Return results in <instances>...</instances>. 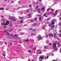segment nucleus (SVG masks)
<instances>
[{"label":"nucleus","instance_id":"obj_1","mask_svg":"<svg viewBox=\"0 0 61 61\" xmlns=\"http://www.w3.org/2000/svg\"><path fill=\"white\" fill-rule=\"evenodd\" d=\"M48 26H49V27H51V28H50L49 29V30H53V28H54V27H55V25H52L51 24H49L48 25Z\"/></svg>","mask_w":61,"mask_h":61},{"label":"nucleus","instance_id":"obj_2","mask_svg":"<svg viewBox=\"0 0 61 61\" xmlns=\"http://www.w3.org/2000/svg\"><path fill=\"white\" fill-rule=\"evenodd\" d=\"M37 38L38 39V41H39L41 40H42L43 39V37H41V36L40 35H39L37 37Z\"/></svg>","mask_w":61,"mask_h":61},{"label":"nucleus","instance_id":"obj_3","mask_svg":"<svg viewBox=\"0 0 61 61\" xmlns=\"http://www.w3.org/2000/svg\"><path fill=\"white\" fill-rule=\"evenodd\" d=\"M53 47L54 49H55L56 48V44L55 43H54L53 44Z\"/></svg>","mask_w":61,"mask_h":61},{"label":"nucleus","instance_id":"obj_4","mask_svg":"<svg viewBox=\"0 0 61 61\" xmlns=\"http://www.w3.org/2000/svg\"><path fill=\"white\" fill-rule=\"evenodd\" d=\"M6 24L5 23H3V25H7L8 24H9V22L8 21H7L6 22Z\"/></svg>","mask_w":61,"mask_h":61},{"label":"nucleus","instance_id":"obj_5","mask_svg":"<svg viewBox=\"0 0 61 61\" xmlns=\"http://www.w3.org/2000/svg\"><path fill=\"white\" fill-rule=\"evenodd\" d=\"M58 13V10H56L54 14V15H55V16L57 15V13Z\"/></svg>","mask_w":61,"mask_h":61},{"label":"nucleus","instance_id":"obj_6","mask_svg":"<svg viewBox=\"0 0 61 61\" xmlns=\"http://www.w3.org/2000/svg\"><path fill=\"white\" fill-rule=\"evenodd\" d=\"M13 18H14V17L11 16H10L9 18V19H10L11 21H12V20Z\"/></svg>","mask_w":61,"mask_h":61},{"label":"nucleus","instance_id":"obj_7","mask_svg":"<svg viewBox=\"0 0 61 61\" xmlns=\"http://www.w3.org/2000/svg\"><path fill=\"white\" fill-rule=\"evenodd\" d=\"M44 57V56H41L39 58V59H43V58Z\"/></svg>","mask_w":61,"mask_h":61},{"label":"nucleus","instance_id":"obj_8","mask_svg":"<svg viewBox=\"0 0 61 61\" xmlns=\"http://www.w3.org/2000/svg\"><path fill=\"white\" fill-rule=\"evenodd\" d=\"M46 15V13H45L43 14V16H45V17H48V16L47 15Z\"/></svg>","mask_w":61,"mask_h":61},{"label":"nucleus","instance_id":"obj_9","mask_svg":"<svg viewBox=\"0 0 61 61\" xmlns=\"http://www.w3.org/2000/svg\"><path fill=\"white\" fill-rule=\"evenodd\" d=\"M19 19H24V17L23 16L22 17H21L19 16Z\"/></svg>","mask_w":61,"mask_h":61},{"label":"nucleus","instance_id":"obj_10","mask_svg":"<svg viewBox=\"0 0 61 61\" xmlns=\"http://www.w3.org/2000/svg\"><path fill=\"white\" fill-rule=\"evenodd\" d=\"M51 23V25H54V24H55V23L54 22V21L53 20H52V22Z\"/></svg>","mask_w":61,"mask_h":61},{"label":"nucleus","instance_id":"obj_11","mask_svg":"<svg viewBox=\"0 0 61 61\" xmlns=\"http://www.w3.org/2000/svg\"><path fill=\"white\" fill-rule=\"evenodd\" d=\"M12 21H14V22L16 21V19L14 18L13 17V18L12 20Z\"/></svg>","mask_w":61,"mask_h":61},{"label":"nucleus","instance_id":"obj_12","mask_svg":"<svg viewBox=\"0 0 61 61\" xmlns=\"http://www.w3.org/2000/svg\"><path fill=\"white\" fill-rule=\"evenodd\" d=\"M36 25L37 24L36 23H33L32 24L33 26H36Z\"/></svg>","mask_w":61,"mask_h":61},{"label":"nucleus","instance_id":"obj_13","mask_svg":"<svg viewBox=\"0 0 61 61\" xmlns=\"http://www.w3.org/2000/svg\"><path fill=\"white\" fill-rule=\"evenodd\" d=\"M45 26L43 25L42 26V29H45Z\"/></svg>","mask_w":61,"mask_h":61},{"label":"nucleus","instance_id":"obj_14","mask_svg":"<svg viewBox=\"0 0 61 61\" xmlns=\"http://www.w3.org/2000/svg\"><path fill=\"white\" fill-rule=\"evenodd\" d=\"M45 10V8H44V7H42L41 8V11H43Z\"/></svg>","mask_w":61,"mask_h":61},{"label":"nucleus","instance_id":"obj_15","mask_svg":"<svg viewBox=\"0 0 61 61\" xmlns=\"http://www.w3.org/2000/svg\"><path fill=\"white\" fill-rule=\"evenodd\" d=\"M51 9V8H49L48 9H47V11H50V10Z\"/></svg>","mask_w":61,"mask_h":61},{"label":"nucleus","instance_id":"obj_16","mask_svg":"<svg viewBox=\"0 0 61 61\" xmlns=\"http://www.w3.org/2000/svg\"><path fill=\"white\" fill-rule=\"evenodd\" d=\"M24 21V20H22L21 21H20V22L21 23H23V22H24V21Z\"/></svg>","mask_w":61,"mask_h":61},{"label":"nucleus","instance_id":"obj_17","mask_svg":"<svg viewBox=\"0 0 61 61\" xmlns=\"http://www.w3.org/2000/svg\"><path fill=\"white\" fill-rule=\"evenodd\" d=\"M51 19V18L50 17V18H49L47 19V21H49V20H50V19Z\"/></svg>","mask_w":61,"mask_h":61},{"label":"nucleus","instance_id":"obj_18","mask_svg":"<svg viewBox=\"0 0 61 61\" xmlns=\"http://www.w3.org/2000/svg\"><path fill=\"white\" fill-rule=\"evenodd\" d=\"M4 8H0V10H4Z\"/></svg>","mask_w":61,"mask_h":61},{"label":"nucleus","instance_id":"obj_19","mask_svg":"<svg viewBox=\"0 0 61 61\" xmlns=\"http://www.w3.org/2000/svg\"><path fill=\"white\" fill-rule=\"evenodd\" d=\"M37 18L36 17L35 19H34V20L35 21H36L37 20Z\"/></svg>","mask_w":61,"mask_h":61},{"label":"nucleus","instance_id":"obj_20","mask_svg":"<svg viewBox=\"0 0 61 61\" xmlns=\"http://www.w3.org/2000/svg\"><path fill=\"white\" fill-rule=\"evenodd\" d=\"M28 52L29 53H31V51L30 50H28Z\"/></svg>","mask_w":61,"mask_h":61},{"label":"nucleus","instance_id":"obj_21","mask_svg":"<svg viewBox=\"0 0 61 61\" xmlns=\"http://www.w3.org/2000/svg\"><path fill=\"white\" fill-rule=\"evenodd\" d=\"M58 50V48H56L55 49V51H57Z\"/></svg>","mask_w":61,"mask_h":61},{"label":"nucleus","instance_id":"obj_22","mask_svg":"<svg viewBox=\"0 0 61 61\" xmlns=\"http://www.w3.org/2000/svg\"><path fill=\"white\" fill-rule=\"evenodd\" d=\"M60 46H61V44H58V47H60Z\"/></svg>","mask_w":61,"mask_h":61},{"label":"nucleus","instance_id":"obj_23","mask_svg":"<svg viewBox=\"0 0 61 61\" xmlns=\"http://www.w3.org/2000/svg\"><path fill=\"white\" fill-rule=\"evenodd\" d=\"M28 41H29L28 39L26 40H25V42H28Z\"/></svg>","mask_w":61,"mask_h":61},{"label":"nucleus","instance_id":"obj_24","mask_svg":"<svg viewBox=\"0 0 61 61\" xmlns=\"http://www.w3.org/2000/svg\"><path fill=\"white\" fill-rule=\"evenodd\" d=\"M47 48V46H44V48L46 49V48Z\"/></svg>","mask_w":61,"mask_h":61},{"label":"nucleus","instance_id":"obj_25","mask_svg":"<svg viewBox=\"0 0 61 61\" xmlns=\"http://www.w3.org/2000/svg\"><path fill=\"white\" fill-rule=\"evenodd\" d=\"M26 12H27V13H29V10H26Z\"/></svg>","mask_w":61,"mask_h":61},{"label":"nucleus","instance_id":"obj_26","mask_svg":"<svg viewBox=\"0 0 61 61\" xmlns=\"http://www.w3.org/2000/svg\"><path fill=\"white\" fill-rule=\"evenodd\" d=\"M41 19H42V18H41V17H40L39 19V20H41Z\"/></svg>","mask_w":61,"mask_h":61},{"label":"nucleus","instance_id":"obj_27","mask_svg":"<svg viewBox=\"0 0 61 61\" xmlns=\"http://www.w3.org/2000/svg\"><path fill=\"white\" fill-rule=\"evenodd\" d=\"M49 45L50 46H51V45H52V43H49Z\"/></svg>","mask_w":61,"mask_h":61},{"label":"nucleus","instance_id":"obj_28","mask_svg":"<svg viewBox=\"0 0 61 61\" xmlns=\"http://www.w3.org/2000/svg\"><path fill=\"white\" fill-rule=\"evenodd\" d=\"M46 38H47V37H48V35H46Z\"/></svg>","mask_w":61,"mask_h":61},{"label":"nucleus","instance_id":"obj_29","mask_svg":"<svg viewBox=\"0 0 61 61\" xmlns=\"http://www.w3.org/2000/svg\"><path fill=\"white\" fill-rule=\"evenodd\" d=\"M49 35V36H51V34H48Z\"/></svg>","mask_w":61,"mask_h":61},{"label":"nucleus","instance_id":"obj_30","mask_svg":"<svg viewBox=\"0 0 61 61\" xmlns=\"http://www.w3.org/2000/svg\"><path fill=\"white\" fill-rule=\"evenodd\" d=\"M15 27H17V26H19V25H15Z\"/></svg>","mask_w":61,"mask_h":61},{"label":"nucleus","instance_id":"obj_31","mask_svg":"<svg viewBox=\"0 0 61 61\" xmlns=\"http://www.w3.org/2000/svg\"><path fill=\"white\" fill-rule=\"evenodd\" d=\"M35 35V34H33V33H32L31 34V36H33V35Z\"/></svg>","mask_w":61,"mask_h":61},{"label":"nucleus","instance_id":"obj_32","mask_svg":"<svg viewBox=\"0 0 61 61\" xmlns=\"http://www.w3.org/2000/svg\"><path fill=\"white\" fill-rule=\"evenodd\" d=\"M36 47H35L34 48V50H35V51L36 50Z\"/></svg>","mask_w":61,"mask_h":61},{"label":"nucleus","instance_id":"obj_33","mask_svg":"<svg viewBox=\"0 0 61 61\" xmlns=\"http://www.w3.org/2000/svg\"><path fill=\"white\" fill-rule=\"evenodd\" d=\"M31 15V14H28V16H30Z\"/></svg>","mask_w":61,"mask_h":61},{"label":"nucleus","instance_id":"obj_34","mask_svg":"<svg viewBox=\"0 0 61 61\" xmlns=\"http://www.w3.org/2000/svg\"><path fill=\"white\" fill-rule=\"evenodd\" d=\"M58 36H60V37H61V34H59V35H58Z\"/></svg>","mask_w":61,"mask_h":61},{"label":"nucleus","instance_id":"obj_35","mask_svg":"<svg viewBox=\"0 0 61 61\" xmlns=\"http://www.w3.org/2000/svg\"><path fill=\"white\" fill-rule=\"evenodd\" d=\"M59 25H61V22L59 23Z\"/></svg>","mask_w":61,"mask_h":61},{"label":"nucleus","instance_id":"obj_36","mask_svg":"<svg viewBox=\"0 0 61 61\" xmlns=\"http://www.w3.org/2000/svg\"><path fill=\"white\" fill-rule=\"evenodd\" d=\"M29 7H32V5H31V4H30L29 5Z\"/></svg>","mask_w":61,"mask_h":61},{"label":"nucleus","instance_id":"obj_37","mask_svg":"<svg viewBox=\"0 0 61 61\" xmlns=\"http://www.w3.org/2000/svg\"><path fill=\"white\" fill-rule=\"evenodd\" d=\"M41 16V15H37V16Z\"/></svg>","mask_w":61,"mask_h":61},{"label":"nucleus","instance_id":"obj_38","mask_svg":"<svg viewBox=\"0 0 61 61\" xmlns=\"http://www.w3.org/2000/svg\"><path fill=\"white\" fill-rule=\"evenodd\" d=\"M6 27H7L6 26H4L3 27V28H6Z\"/></svg>","mask_w":61,"mask_h":61},{"label":"nucleus","instance_id":"obj_39","mask_svg":"<svg viewBox=\"0 0 61 61\" xmlns=\"http://www.w3.org/2000/svg\"><path fill=\"white\" fill-rule=\"evenodd\" d=\"M30 30H32L33 29V28H31L30 29Z\"/></svg>","mask_w":61,"mask_h":61},{"label":"nucleus","instance_id":"obj_40","mask_svg":"<svg viewBox=\"0 0 61 61\" xmlns=\"http://www.w3.org/2000/svg\"><path fill=\"white\" fill-rule=\"evenodd\" d=\"M54 35L55 36H56V33H54Z\"/></svg>","mask_w":61,"mask_h":61},{"label":"nucleus","instance_id":"obj_41","mask_svg":"<svg viewBox=\"0 0 61 61\" xmlns=\"http://www.w3.org/2000/svg\"><path fill=\"white\" fill-rule=\"evenodd\" d=\"M51 36H52V37H53V34H51Z\"/></svg>","mask_w":61,"mask_h":61},{"label":"nucleus","instance_id":"obj_42","mask_svg":"<svg viewBox=\"0 0 61 61\" xmlns=\"http://www.w3.org/2000/svg\"><path fill=\"white\" fill-rule=\"evenodd\" d=\"M20 35H24V33H20Z\"/></svg>","mask_w":61,"mask_h":61},{"label":"nucleus","instance_id":"obj_43","mask_svg":"<svg viewBox=\"0 0 61 61\" xmlns=\"http://www.w3.org/2000/svg\"><path fill=\"white\" fill-rule=\"evenodd\" d=\"M36 31V30L35 29H34L32 30V31Z\"/></svg>","mask_w":61,"mask_h":61},{"label":"nucleus","instance_id":"obj_44","mask_svg":"<svg viewBox=\"0 0 61 61\" xmlns=\"http://www.w3.org/2000/svg\"><path fill=\"white\" fill-rule=\"evenodd\" d=\"M30 21H31V22H33V20H30Z\"/></svg>","mask_w":61,"mask_h":61},{"label":"nucleus","instance_id":"obj_45","mask_svg":"<svg viewBox=\"0 0 61 61\" xmlns=\"http://www.w3.org/2000/svg\"><path fill=\"white\" fill-rule=\"evenodd\" d=\"M11 3H14V2L13 1H12L11 2Z\"/></svg>","mask_w":61,"mask_h":61},{"label":"nucleus","instance_id":"obj_46","mask_svg":"<svg viewBox=\"0 0 61 61\" xmlns=\"http://www.w3.org/2000/svg\"><path fill=\"white\" fill-rule=\"evenodd\" d=\"M51 11H53V10H54L52 9H51Z\"/></svg>","mask_w":61,"mask_h":61},{"label":"nucleus","instance_id":"obj_47","mask_svg":"<svg viewBox=\"0 0 61 61\" xmlns=\"http://www.w3.org/2000/svg\"><path fill=\"white\" fill-rule=\"evenodd\" d=\"M36 9H38V7H37V6H36Z\"/></svg>","mask_w":61,"mask_h":61},{"label":"nucleus","instance_id":"obj_48","mask_svg":"<svg viewBox=\"0 0 61 61\" xmlns=\"http://www.w3.org/2000/svg\"><path fill=\"white\" fill-rule=\"evenodd\" d=\"M2 56H5V55H4V54H3L2 55Z\"/></svg>","mask_w":61,"mask_h":61},{"label":"nucleus","instance_id":"obj_49","mask_svg":"<svg viewBox=\"0 0 61 61\" xmlns=\"http://www.w3.org/2000/svg\"><path fill=\"white\" fill-rule=\"evenodd\" d=\"M15 38H16V39H17V38H18V36H17V37H15Z\"/></svg>","mask_w":61,"mask_h":61},{"label":"nucleus","instance_id":"obj_50","mask_svg":"<svg viewBox=\"0 0 61 61\" xmlns=\"http://www.w3.org/2000/svg\"><path fill=\"white\" fill-rule=\"evenodd\" d=\"M51 55H52V56H54V54H51Z\"/></svg>","mask_w":61,"mask_h":61},{"label":"nucleus","instance_id":"obj_51","mask_svg":"<svg viewBox=\"0 0 61 61\" xmlns=\"http://www.w3.org/2000/svg\"><path fill=\"white\" fill-rule=\"evenodd\" d=\"M38 10H41V9L40 8H39L38 9Z\"/></svg>","mask_w":61,"mask_h":61},{"label":"nucleus","instance_id":"obj_52","mask_svg":"<svg viewBox=\"0 0 61 61\" xmlns=\"http://www.w3.org/2000/svg\"><path fill=\"white\" fill-rule=\"evenodd\" d=\"M5 45H6V44H7V42H5Z\"/></svg>","mask_w":61,"mask_h":61},{"label":"nucleus","instance_id":"obj_53","mask_svg":"<svg viewBox=\"0 0 61 61\" xmlns=\"http://www.w3.org/2000/svg\"><path fill=\"white\" fill-rule=\"evenodd\" d=\"M1 21H4V19H2L1 20Z\"/></svg>","mask_w":61,"mask_h":61},{"label":"nucleus","instance_id":"obj_54","mask_svg":"<svg viewBox=\"0 0 61 61\" xmlns=\"http://www.w3.org/2000/svg\"><path fill=\"white\" fill-rule=\"evenodd\" d=\"M12 24H11L10 25V26H12Z\"/></svg>","mask_w":61,"mask_h":61},{"label":"nucleus","instance_id":"obj_55","mask_svg":"<svg viewBox=\"0 0 61 61\" xmlns=\"http://www.w3.org/2000/svg\"><path fill=\"white\" fill-rule=\"evenodd\" d=\"M48 57H49V56H47L46 57V59H47V58H48Z\"/></svg>","mask_w":61,"mask_h":61},{"label":"nucleus","instance_id":"obj_56","mask_svg":"<svg viewBox=\"0 0 61 61\" xmlns=\"http://www.w3.org/2000/svg\"><path fill=\"white\" fill-rule=\"evenodd\" d=\"M54 37L55 38H56V36H54Z\"/></svg>","mask_w":61,"mask_h":61},{"label":"nucleus","instance_id":"obj_57","mask_svg":"<svg viewBox=\"0 0 61 61\" xmlns=\"http://www.w3.org/2000/svg\"><path fill=\"white\" fill-rule=\"evenodd\" d=\"M58 59H56L55 60L56 61H57V60H58Z\"/></svg>","mask_w":61,"mask_h":61},{"label":"nucleus","instance_id":"obj_58","mask_svg":"<svg viewBox=\"0 0 61 61\" xmlns=\"http://www.w3.org/2000/svg\"><path fill=\"white\" fill-rule=\"evenodd\" d=\"M59 20H61V17H60L59 18Z\"/></svg>","mask_w":61,"mask_h":61},{"label":"nucleus","instance_id":"obj_59","mask_svg":"<svg viewBox=\"0 0 61 61\" xmlns=\"http://www.w3.org/2000/svg\"><path fill=\"white\" fill-rule=\"evenodd\" d=\"M11 44V46H12V43H10V44Z\"/></svg>","mask_w":61,"mask_h":61},{"label":"nucleus","instance_id":"obj_60","mask_svg":"<svg viewBox=\"0 0 61 61\" xmlns=\"http://www.w3.org/2000/svg\"><path fill=\"white\" fill-rule=\"evenodd\" d=\"M18 36V35H15V36Z\"/></svg>","mask_w":61,"mask_h":61},{"label":"nucleus","instance_id":"obj_61","mask_svg":"<svg viewBox=\"0 0 61 61\" xmlns=\"http://www.w3.org/2000/svg\"><path fill=\"white\" fill-rule=\"evenodd\" d=\"M38 12H40V10H38Z\"/></svg>","mask_w":61,"mask_h":61},{"label":"nucleus","instance_id":"obj_62","mask_svg":"<svg viewBox=\"0 0 61 61\" xmlns=\"http://www.w3.org/2000/svg\"><path fill=\"white\" fill-rule=\"evenodd\" d=\"M52 61H56V60H54Z\"/></svg>","mask_w":61,"mask_h":61},{"label":"nucleus","instance_id":"obj_63","mask_svg":"<svg viewBox=\"0 0 61 61\" xmlns=\"http://www.w3.org/2000/svg\"><path fill=\"white\" fill-rule=\"evenodd\" d=\"M1 17H3V18L4 17V16H1Z\"/></svg>","mask_w":61,"mask_h":61},{"label":"nucleus","instance_id":"obj_64","mask_svg":"<svg viewBox=\"0 0 61 61\" xmlns=\"http://www.w3.org/2000/svg\"><path fill=\"white\" fill-rule=\"evenodd\" d=\"M26 24H25L24 26H26Z\"/></svg>","mask_w":61,"mask_h":61}]
</instances>
